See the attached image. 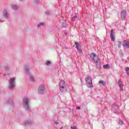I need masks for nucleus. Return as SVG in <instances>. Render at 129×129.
Returning a JSON list of instances; mask_svg holds the SVG:
<instances>
[{
  "instance_id": "obj_35",
  "label": "nucleus",
  "mask_w": 129,
  "mask_h": 129,
  "mask_svg": "<svg viewBox=\"0 0 129 129\" xmlns=\"http://www.w3.org/2000/svg\"><path fill=\"white\" fill-rule=\"evenodd\" d=\"M62 128H63V127H61L60 129H62Z\"/></svg>"
},
{
  "instance_id": "obj_33",
  "label": "nucleus",
  "mask_w": 129,
  "mask_h": 129,
  "mask_svg": "<svg viewBox=\"0 0 129 129\" xmlns=\"http://www.w3.org/2000/svg\"><path fill=\"white\" fill-rule=\"evenodd\" d=\"M62 27H63L64 28H65V26H64V25H62Z\"/></svg>"
},
{
  "instance_id": "obj_20",
  "label": "nucleus",
  "mask_w": 129,
  "mask_h": 129,
  "mask_svg": "<svg viewBox=\"0 0 129 129\" xmlns=\"http://www.w3.org/2000/svg\"><path fill=\"white\" fill-rule=\"evenodd\" d=\"M32 123V121H26L25 122V125H27V124H31Z\"/></svg>"
},
{
  "instance_id": "obj_25",
  "label": "nucleus",
  "mask_w": 129,
  "mask_h": 129,
  "mask_svg": "<svg viewBox=\"0 0 129 129\" xmlns=\"http://www.w3.org/2000/svg\"><path fill=\"white\" fill-rule=\"evenodd\" d=\"M119 124H123V121L121 120H119L118 122Z\"/></svg>"
},
{
  "instance_id": "obj_18",
  "label": "nucleus",
  "mask_w": 129,
  "mask_h": 129,
  "mask_svg": "<svg viewBox=\"0 0 129 129\" xmlns=\"http://www.w3.org/2000/svg\"><path fill=\"white\" fill-rule=\"evenodd\" d=\"M97 68L98 69V70H100L101 69V64L100 63L99 64H96Z\"/></svg>"
},
{
  "instance_id": "obj_24",
  "label": "nucleus",
  "mask_w": 129,
  "mask_h": 129,
  "mask_svg": "<svg viewBox=\"0 0 129 129\" xmlns=\"http://www.w3.org/2000/svg\"><path fill=\"white\" fill-rule=\"evenodd\" d=\"M50 64H51V61H50L49 60H47L46 62V65L49 66V65H50Z\"/></svg>"
},
{
  "instance_id": "obj_30",
  "label": "nucleus",
  "mask_w": 129,
  "mask_h": 129,
  "mask_svg": "<svg viewBox=\"0 0 129 129\" xmlns=\"http://www.w3.org/2000/svg\"><path fill=\"white\" fill-rule=\"evenodd\" d=\"M54 122H55V124H59V122H56V121H54Z\"/></svg>"
},
{
  "instance_id": "obj_13",
  "label": "nucleus",
  "mask_w": 129,
  "mask_h": 129,
  "mask_svg": "<svg viewBox=\"0 0 129 129\" xmlns=\"http://www.w3.org/2000/svg\"><path fill=\"white\" fill-rule=\"evenodd\" d=\"M59 90L60 92H62V93H64V92H66L67 90L66 86H64L63 87L60 86V87H59Z\"/></svg>"
},
{
  "instance_id": "obj_5",
  "label": "nucleus",
  "mask_w": 129,
  "mask_h": 129,
  "mask_svg": "<svg viewBox=\"0 0 129 129\" xmlns=\"http://www.w3.org/2000/svg\"><path fill=\"white\" fill-rule=\"evenodd\" d=\"M118 105L114 104L112 106V110L113 111V112L114 113H116V114H119L120 113V111L118 109Z\"/></svg>"
},
{
  "instance_id": "obj_10",
  "label": "nucleus",
  "mask_w": 129,
  "mask_h": 129,
  "mask_svg": "<svg viewBox=\"0 0 129 129\" xmlns=\"http://www.w3.org/2000/svg\"><path fill=\"white\" fill-rule=\"evenodd\" d=\"M122 46L125 48H129V40H124L122 42Z\"/></svg>"
},
{
  "instance_id": "obj_12",
  "label": "nucleus",
  "mask_w": 129,
  "mask_h": 129,
  "mask_svg": "<svg viewBox=\"0 0 129 129\" xmlns=\"http://www.w3.org/2000/svg\"><path fill=\"white\" fill-rule=\"evenodd\" d=\"M118 84L120 87V91H122V90H123V85H122V82L121 81V80H118Z\"/></svg>"
},
{
  "instance_id": "obj_22",
  "label": "nucleus",
  "mask_w": 129,
  "mask_h": 129,
  "mask_svg": "<svg viewBox=\"0 0 129 129\" xmlns=\"http://www.w3.org/2000/svg\"><path fill=\"white\" fill-rule=\"evenodd\" d=\"M99 83L100 84H102L103 86H104V85H105V82H104V81H99Z\"/></svg>"
},
{
  "instance_id": "obj_32",
  "label": "nucleus",
  "mask_w": 129,
  "mask_h": 129,
  "mask_svg": "<svg viewBox=\"0 0 129 129\" xmlns=\"http://www.w3.org/2000/svg\"><path fill=\"white\" fill-rule=\"evenodd\" d=\"M64 34H65V35H67V33H66V32H64Z\"/></svg>"
},
{
  "instance_id": "obj_9",
  "label": "nucleus",
  "mask_w": 129,
  "mask_h": 129,
  "mask_svg": "<svg viewBox=\"0 0 129 129\" xmlns=\"http://www.w3.org/2000/svg\"><path fill=\"white\" fill-rule=\"evenodd\" d=\"M121 19L123 21V20H125V18H126V11L125 10H123L120 13Z\"/></svg>"
},
{
  "instance_id": "obj_19",
  "label": "nucleus",
  "mask_w": 129,
  "mask_h": 129,
  "mask_svg": "<svg viewBox=\"0 0 129 129\" xmlns=\"http://www.w3.org/2000/svg\"><path fill=\"white\" fill-rule=\"evenodd\" d=\"M7 103L8 104H12V105H13V101H12V100H11V99H10L7 102Z\"/></svg>"
},
{
  "instance_id": "obj_31",
  "label": "nucleus",
  "mask_w": 129,
  "mask_h": 129,
  "mask_svg": "<svg viewBox=\"0 0 129 129\" xmlns=\"http://www.w3.org/2000/svg\"><path fill=\"white\" fill-rule=\"evenodd\" d=\"M77 109H81V108L79 106H77Z\"/></svg>"
},
{
  "instance_id": "obj_28",
  "label": "nucleus",
  "mask_w": 129,
  "mask_h": 129,
  "mask_svg": "<svg viewBox=\"0 0 129 129\" xmlns=\"http://www.w3.org/2000/svg\"><path fill=\"white\" fill-rule=\"evenodd\" d=\"M5 69L6 70H9V66H6V67H5Z\"/></svg>"
},
{
  "instance_id": "obj_34",
  "label": "nucleus",
  "mask_w": 129,
  "mask_h": 129,
  "mask_svg": "<svg viewBox=\"0 0 129 129\" xmlns=\"http://www.w3.org/2000/svg\"><path fill=\"white\" fill-rule=\"evenodd\" d=\"M81 82H82V79H81Z\"/></svg>"
},
{
  "instance_id": "obj_11",
  "label": "nucleus",
  "mask_w": 129,
  "mask_h": 129,
  "mask_svg": "<svg viewBox=\"0 0 129 129\" xmlns=\"http://www.w3.org/2000/svg\"><path fill=\"white\" fill-rule=\"evenodd\" d=\"M75 45H76V49H77L78 51L80 53H81L82 52V50L81 49V47H80V45L79 44V43H78V42H76L75 43Z\"/></svg>"
},
{
  "instance_id": "obj_2",
  "label": "nucleus",
  "mask_w": 129,
  "mask_h": 129,
  "mask_svg": "<svg viewBox=\"0 0 129 129\" xmlns=\"http://www.w3.org/2000/svg\"><path fill=\"white\" fill-rule=\"evenodd\" d=\"M16 78H11L9 80V85L8 86L9 89L13 90L16 86Z\"/></svg>"
},
{
  "instance_id": "obj_21",
  "label": "nucleus",
  "mask_w": 129,
  "mask_h": 129,
  "mask_svg": "<svg viewBox=\"0 0 129 129\" xmlns=\"http://www.w3.org/2000/svg\"><path fill=\"white\" fill-rule=\"evenodd\" d=\"M12 9H13V10H14V11H17V6L16 5H12Z\"/></svg>"
},
{
  "instance_id": "obj_3",
  "label": "nucleus",
  "mask_w": 129,
  "mask_h": 129,
  "mask_svg": "<svg viewBox=\"0 0 129 129\" xmlns=\"http://www.w3.org/2000/svg\"><path fill=\"white\" fill-rule=\"evenodd\" d=\"M23 106L26 110H30V106H29V98L25 97L23 99Z\"/></svg>"
},
{
  "instance_id": "obj_16",
  "label": "nucleus",
  "mask_w": 129,
  "mask_h": 129,
  "mask_svg": "<svg viewBox=\"0 0 129 129\" xmlns=\"http://www.w3.org/2000/svg\"><path fill=\"white\" fill-rule=\"evenodd\" d=\"M103 68H104V69H110V66L109 64H107L106 65H104L103 66Z\"/></svg>"
},
{
  "instance_id": "obj_8",
  "label": "nucleus",
  "mask_w": 129,
  "mask_h": 129,
  "mask_svg": "<svg viewBox=\"0 0 129 129\" xmlns=\"http://www.w3.org/2000/svg\"><path fill=\"white\" fill-rule=\"evenodd\" d=\"M38 93L39 94H44L45 93V88L44 86L41 85L38 88Z\"/></svg>"
},
{
  "instance_id": "obj_29",
  "label": "nucleus",
  "mask_w": 129,
  "mask_h": 129,
  "mask_svg": "<svg viewBox=\"0 0 129 129\" xmlns=\"http://www.w3.org/2000/svg\"><path fill=\"white\" fill-rule=\"evenodd\" d=\"M46 15H49V14H50V12H49V11H46Z\"/></svg>"
},
{
  "instance_id": "obj_15",
  "label": "nucleus",
  "mask_w": 129,
  "mask_h": 129,
  "mask_svg": "<svg viewBox=\"0 0 129 129\" xmlns=\"http://www.w3.org/2000/svg\"><path fill=\"white\" fill-rule=\"evenodd\" d=\"M59 87L66 86V84L65 83V82L64 81H60L59 83Z\"/></svg>"
},
{
  "instance_id": "obj_17",
  "label": "nucleus",
  "mask_w": 129,
  "mask_h": 129,
  "mask_svg": "<svg viewBox=\"0 0 129 129\" xmlns=\"http://www.w3.org/2000/svg\"><path fill=\"white\" fill-rule=\"evenodd\" d=\"M76 20H78V17L76 15V16H73V17L72 19V22H74V21H76Z\"/></svg>"
},
{
  "instance_id": "obj_26",
  "label": "nucleus",
  "mask_w": 129,
  "mask_h": 129,
  "mask_svg": "<svg viewBox=\"0 0 129 129\" xmlns=\"http://www.w3.org/2000/svg\"><path fill=\"white\" fill-rule=\"evenodd\" d=\"M120 46H121V42L118 41V48H120Z\"/></svg>"
},
{
  "instance_id": "obj_7",
  "label": "nucleus",
  "mask_w": 129,
  "mask_h": 129,
  "mask_svg": "<svg viewBox=\"0 0 129 129\" xmlns=\"http://www.w3.org/2000/svg\"><path fill=\"white\" fill-rule=\"evenodd\" d=\"M110 37L112 42L115 41V32H114V30H111Z\"/></svg>"
},
{
  "instance_id": "obj_14",
  "label": "nucleus",
  "mask_w": 129,
  "mask_h": 129,
  "mask_svg": "<svg viewBox=\"0 0 129 129\" xmlns=\"http://www.w3.org/2000/svg\"><path fill=\"white\" fill-rule=\"evenodd\" d=\"M3 16L6 18V19H8V18H9V13H8L7 10H4L3 11Z\"/></svg>"
},
{
  "instance_id": "obj_6",
  "label": "nucleus",
  "mask_w": 129,
  "mask_h": 129,
  "mask_svg": "<svg viewBox=\"0 0 129 129\" xmlns=\"http://www.w3.org/2000/svg\"><path fill=\"white\" fill-rule=\"evenodd\" d=\"M90 57L91 59L94 61V62L97 63L98 62V56H97L95 53H91Z\"/></svg>"
},
{
  "instance_id": "obj_4",
  "label": "nucleus",
  "mask_w": 129,
  "mask_h": 129,
  "mask_svg": "<svg viewBox=\"0 0 129 129\" xmlns=\"http://www.w3.org/2000/svg\"><path fill=\"white\" fill-rule=\"evenodd\" d=\"M86 84L87 86H88V88H91V87H93V85H92V79L91 77L88 76L86 78Z\"/></svg>"
},
{
  "instance_id": "obj_1",
  "label": "nucleus",
  "mask_w": 129,
  "mask_h": 129,
  "mask_svg": "<svg viewBox=\"0 0 129 129\" xmlns=\"http://www.w3.org/2000/svg\"><path fill=\"white\" fill-rule=\"evenodd\" d=\"M24 70L26 74L29 76V81L31 82H34L35 81V78L33 76V75H31V73L30 72V68H29V66H25L24 67Z\"/></svg>"
},
{
  "instance_id": "obj_27",
  "label": "nucleus",
  "mask_w": 129,
  "mask_h": 129,
  "mask_svg": "<svg viewBox=\"0 0 129 129\" xmlns=\"http://www.w3.org/2000/svg\"><path fill=\"white\" fill-rule=\"evenodd\" d=\"M41 26H43V23H39L38 25H37V27L38 28L41 27Z\"/></svg>"
},
{
  "instance_id": "obj_23",
  "label": "nucleus",
  "mask_w": 129,
  "mask_h": 129,
  "mask_svg": "<svg viewBox=\"0 0 129 129\" xmlns=\"http://www.w3.org/2000/svg\"><path fill=\"white\" fill-rule=\"evenodd\" d=\"M126 72L127 75H129V68L128 67L126 68Z\"/></svg>"
}]
</instances>
